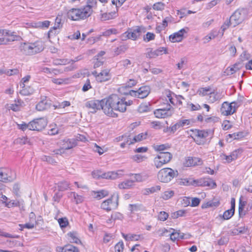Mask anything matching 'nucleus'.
<instances>
[{
  "mask_svg": "<svg viewBox=\"0 0 252 252\" xmlns=\"http://www.w3.org/2000/svg\"><path fill=\"white\" fill-rule=\"evenodd\" d=\"M196 183V186L209 187L214 188L216 184L214 180L210 178H201L194 181Z\"/></svg>",
  "mask_w": 252,
  "mask_h": 252,
  "instance_id": "6ab92c4d",
  "label": "nucleus"
},
{
  "mask_svg": "<svg viewBox=\"0 0 252 252\" xmlns=\"http://www.w3.org/2000/svg\"><path fill=\"white\" fill-rule=\"evenodd\" d=\"M168 216L169 215L166 212L161 211L158 215V220L160 221H165L167 219Z\"/></svg>",
  "mask_w": 252,
  "mask_h": 252,
  "instance_id": "052dcab7",
  "label": "nucleus"
},
{
  "mask_svg": "<svg viewBox=\"0 0 252 252\" xmlns=\"http://www.w3.org/2000/svg\"><path fill=\"white\" fill-rule=\"evenodd\" d=\"M69 183L65 181L58 183L59 189L61 191H64L69 188Z\"/></svg>",
  "mask_w": 252,
  "mask_h": 252,
  "instance_id": "a18cd8bd",
  "label": "nucleus"
},
{
  "mask_svg": "<svg viewBox=\"0 0 252 252\" xmlns=\"http://www.w3.org/2000/svg\"><path fill=\"white\" fill-rule=\"evenodd\" d=\"M20 48L21 51L25 54L32 55L43 51L44 45L41 41L37 40L34 42L22 43L20 45Z\"/></svg>",
  "mask_w": 252,
  "mask_h": 252,
  "instance_id": "7ed1b4c3",
  "label": "nucleus"
},
{
  "mask_svg": "<svg viewBox=\"0 0 252 252\" xmlns=\"http://www.w3.org/2000/svg\"><path fill=\"white\" fill-rule=\"evenodd\" d=\"M247 10L244 8L238 9L230 17V20L234 26L238 25L247 17Z\"/></svg>",
  "mask_w": 252,
  "mask_h": 252,
  "instance_id": "1a4fd4ad",
  "label": "nucleus"
},
{
  "mask_svg": "<svg viewBox=\"0 0 252 252\" xmlns=\"http://www.w3.org/2000/svg\"><path fill=\"white\" fill-rule=\"evenodd\" d=\"M62 148L64 150H69L75 147L76 143L73 139L63 140L60 142Z\"/></svg>",
  "mask_w": 252,
  "mask_h": 252,
  "instance_id": "393cba45",
  "label": "nucleus"
},
{
  "mask_svg": "<svg viewBox=\"0 0 252 252\" xmlns=\"http://www.w3.org/2000/svg\"><path fill=\"white\" fill-rule=\"evenodd\" d=\"M178 174L177 170H174L170 168H164L160 170L158 174V180L162 183L170 182Z\"/></svg>",
  "mask_w": 252,
  "mask_h": 252,
  "instance_id": "423d86ee",
  "label": "nucleus"
},
{
  "mask_svg": "<svg viewBox=\"0 0 252 252\" xmlns=\"http://www.w3.org/2000/svg\"><path fill=\"white\" fill-rule=\"evenodd\" d=\"M68 237V240L71 243H78L80 242L79 239L77 237V234L75 232H70L67 234Z\"/></svg>",
  "mask_w": 252,
  "mask_h": 252,
  "instance_id": "79ce46f5",
  "label": "nucleus"
},
{
  "mask_svg": "<svg viewBox=\"0 0 252 252\" xmlns=\"http://www.w3.org/2000/svg\"><path fill=\"white\" fill-rule=\"evenodd\" d=\"M220 32H217L215 30L211 31L207 35L202 38L204 44H206L210 42L212 39H214L219 35Z\"/></svg>",
  "mask_w": 252,
  "mask_h": 252,
  "instance_id": "cd10ccee",
  "label": "nucleus"
},
{
  "mask_svg": "<svg viewBox=\"0 0 252 252\" xmlns=\"http://www.w3.org/2000/svg\"><path fill=\"white\" fill-rule=\"evenodd\" d=\"M172 158V155L169 152H160L154 159V165L159 168L168 163Z\"/></svg>",
  "mask_w": 252,
  "mask_h": 252,
  "instance_id": "6e6552de",
  "label": "nucleus"
},
{
  "mask_svg": "<svg viewBox=\"0 0 252 252\" xmlns=\"http://www.w3.org/2000/svg\"><path fill=\"white\" fill-rule=\"evenodd\" d=\"M122 138L124 139L125 142L127 145H130L135 143L134 140H133V136H131V135L122 136Z\"/></svg>",
  "mask_w": 252,
  "mask_h": 252,
  "instance_id": "680f3d73",
  "label": "nucleus"
},
{
  "mask_svg": "<svg viewBox=\"0 0 252 252\" xmlns=\"http://www.w3.org/2000/svg\"><path fill=\"white\" fill-rule=\"evenodd\" d=\"M150 92V88L149 86H144L140 87L138 90H131L129 94L131 96L140 98H144L147 97Z\"/></svg>",
  "mask_w": 252,
  "mask_h": 252,
  "instance_id": "ddd939ff",
  "label": "nucleus"
},
{
  "mask_svg": "<svg viewBox=\"0 0 252 252\" xmlns=\"http://www.w3.org/2000/svg\"><path fill=\"white\" fill-rule=\"evenodd\" d=\"M119 32L118 30L115 28L110 29L109 30H106L103 33V35L104 36H109L111 34H116L118 33Z\"/></svg>",
  "mask_w": 252,
  "mask_h": 252,
  "instance_id": "0e129e2a",
  "label": "nucleus"
},
{
  "mask_svg": "<svg viewBox=\"0 0 252 252\" xmlns=\"http://www.w3.org/2000/svg\"><path fill=\"white\" fill-rule=\"evenodd\" d=\"M124 248V243L122 241H120L115 245V250L116 252H123Z\"/></svg>",
  "mask_w": 252,
  "mask_h": 252,
  "instance_id": "338daca9",
  "label": "nucleus"
},
{
  "mask_svg": "<svg viewBox=\"0 0 252 252\" xmlns=\"http://www.w3.org/2000/svg\"><path fill=\"white\" fill-rule=\"evenodd\" d=\"M117 16L116 12H111L109 13H103L100 15L101 21H107L113 19Z\"/></svg>",
  "mask_w": 252,
  "mask_h": 252,
  "instance_id": "2f4dec72",
  "label": "nucleus"
},
{
  "mask_svg": "<svg viewBox=\"0 0 252 252\" xmlns=\"http://www.w3.org/2000/svg\"><path fill=\"white\" fill-rule=\"evenodd\" d=\"M131 159H132L135 162L139 163L146 160L147 159V157L141 155H135L132 156L131 157Z\"/></svg>",
  "mask_w": 252,
  "mask_h": 252,
  "instance_id": "09e8293b",
  "label": "nucleus"
},
{
  "mask_svg": "<svg viewBox=\"0 0 252 252\" xmlns=\"http://www.w3.org/2000/svg\"><path fill=\"white\" fill-rule=\"evenodd\" d=\"M118 194L114 193L110 198L102 202L100 208L107 212L115 209L118 205Z\"/></svg>",
  "mask_w": 252,
  "mask_h": 252,
  "instance_id": "0eeeda50",
  "label": "nucleus"
},
{
  "mask_svg": "<svg viewBox=\"0 0 252 252\" xmlns=\"http://www.w3.org/2000/svg\"><path fill=\"white\" fill-rule=\"evenodd\" d=\"M147 135V132L140 133V134L133 137V140H134V142L135 143L140 142L142 140L146 139Z\"/></svg>",
  "mask_w": 252,
  "mask_h": 252,
  "instance_id": "49530a36",
  "label": "nucleus"
},
{
  "mask_svg": "<svg viewBox=\"0 0 252 252\" xmlns=\"http://www.w3.org/2000/svg\"><path fill=\"white\" fill-rule=\"evenodd\" d=\"M55 218L58 220V223L62 228L66 227L68 224V220L66 218H62L59 219H57L56 217Z\"/></svg>",
  "mask_w": 252,
  "mask_h": 252,
  "instance_id": "3c124183",
  "label": "nucleus"
},
{
  "mask_svg": "<svg viewBox=\"0 0 252 252\" xmlns=\"http://www.w3.org/2000/svg\"><path fill=\"white\" fill-rule=\"evenodd\" d=\"M24 201L23 200H11L9 201H3L5 206L10 208L15 207H23Z\"/></svg>",
  "mask_w": 252,
  "mask_h": 252,
  "instance_id": "bb28decb",
  "label": "nucleus"
},
{
  "mask_svg": "<svg viewBox=\"0 0 252 252\" xmlns=\"http://www.w3.org/2000/svg\"><path fill=\"white\" fill-rule=\"evenodd\" d=\"M195 135L199 138H205L208 136L209 132L207 131L204 130H196L194 133Z\"/></svg>",
  "mask_w": 252,
  "mask_h": 252,
  "instance_id": "c03bdc74",
  "label": "nucleus"
},
{
  "mask_svg": "<svg viewBox=\"0 0 252 252\" xmlns=\"http://www.w3.org/2000/svg\"><path fill=\"white\" fill-rule=\"evenodd\" d=\"M93 150L95 152H97L99 155H102L104 152L107 151V149H104V147H100L96 144H94L93 146Z\"/></svg>",
  "mask_w": 252,
  "mask_h": 252,
  "instance_id": "864d4df0",
  "label": "nucleus"
},
{
  "mask_svg": "<svg viewBox=\"0 0 252 252\" xmlns=\"http://www.w3.org/2000/svg\"><path fill=\"white\" fill-rule=\"evenodd\" d=\"M202 163V160L199 158L189 157L185 158L183 164L185 166L191 167L200 165Z\"/></svg>",
  "mask_w": 252,
  "mask_h": 252,
  "instance_id": "f3484780",
  "label": "nucleus"
},
{
  "mask_svg": "<svg viewBox=\"0 0 252 252\" xmlns=\"http://www.w3.org/2000/svg\"><path fill=\"white\" fill-rule=\"evenodd\" d=\"M186 33H187L186 30L182 29L178 32L170 35L169 40L172 42H180L183 39L184 34Z\"/></svg>",
  "mask_w": 252,
  "mask_h": 252,
  "instance_id": "b1692460",
  "label": "nucleus"
},
{
  "mask_svg": "<svg viewBox=\"0 0 252 252\" xmlns=\"http://www.w3.org/2000/svg\"><path fill=\"white\" fill-rule=\"evenodd\" d=\"M242 102L240 100L234 101L231 103L223 102L220 108V112L223 116H229L236 112L237 109L241 106Z\"/></svg>",
  "mask_w": 252,
  "mask_h": 252,
  "instance_id": "20e7f679",
  "label": "nucleus"
},
{
  "mask_svg": "<svg viewBox=\"0 0 252 252\" xmlns=\"http://www.w3.org/2000/svg\"><path fill=\"white\" fill-rule=\"evenodd\" d=\"M157 56L162 55V54H168L167 49L165 47H159V48L155 50Z\"/></svg>",
  "mask_w": 252,
  "mask_h": 252,
  "instance_id": "bf43d9fd",
  "label": "nucleus"
},
{
  "mask_svg": "<svg viewBox=\"0 0 252 252\" xmlns=\"http://www.w3.org/2000/svg\"><path fill=\"white\" fill-rule=\"evenodd\" d=\"M19 73V70L17 69H13L9 70H4L3 74H5L8 76H12L16 75Z\"/></svg>",
  "mask_w": 252,
  "mask_h": 252,
  "instance_id": "774afa93",
  "label": "nucleus"
},
{
  "mask_svg": "<svg viewBox=\"0 0 252 252\" xmlns=\"http://www.w3.org/2000/svg\"><path fill=\"white\" fill-rule=\"evenodd\" d=\"M49 104L46 99L41 100L36 105V109L37 110L41 111H44L49 107Z\"/></svg>",
  "mask_w": 252,
  "mask_h": 252,
  "instance_id": "e433bc0d",
  "label": "nucleus"
},
{
  "mask_svg": "<svg viewBox=\"0 0 252 252\" xmlns=\"http://www.w3.org/2000/svg\"><path fill=\"white\" fill-rule=\"evenodd\" d=\"M47 125V121L44 118L35 119L30 122L31 130L39 131L43 129Z\"/></svg>",
  "mask_w": 252,
  "mask_h": 252,
  "instance_id": "9d476101",
  "label": "nucleus"
},
{
  "mask_svg": "<svg viewBox=\"0 0 252 252\" xmlns=\"http://www.w3.org/2000/svg\"><path fill=\"white\" fill-rule=\"evenodd\" d=\"M62 24H61V19L60 18L57 17L55 20V23L54 26L48 32L49 37L53 32L54 31L60 29L62 28Z\"/></svg>",
  "mask_w": 252,
  "mask_h": 252,
  "instance_id": "4c0bfd02",
  "label": "nucleus"
},
{
  "mask_svg": "<svg viewBox=\"0 0 252 252\" xmlns=\"http://www.w3.org/2000/svg\"><path fill=\"white\" fill-rule=\"evenodd\" d=\"M240 65L239 64H235L231 66L228 67L224 73L226 75H231L236 72L237 71L239 70L240 67L239 66Z\"/></svg>",
  "mask_w": 252,
  "mask_h": 252,
  "instance_id": "72a5a7b5",
  "label": "nucleus"
},
{
  "mask_svg": "<svg viewBox=\"0 0 252 252\" xmlns=\"http://www.w3.org/2000/svg\"><path fill=\"white\" fill-rule=\"evenodd\" d=\"M59 252H79L77 248L71 245H66L63 247H58Z\"/></svg>",
  "mask_w": 252,
  "mask_h": 252,
  "instance_id": "7c9ffc66",
  "label": "nucleus"
},
{
  "mask_svg": "<svg viewBox=\"0 0 252 252\" xmlns=\"http://www.w3.org/2000/svg\"><path fill=\"white\" fill-rule=\"evenodd\" d=\"M246 204V202L243 200V197L241 196L239 202V213L240 216L245 215L244 208Z\"/></svg>",
  "mask_w": 252,
  "mask_h": 252,
  "instance_id": "37998d69",
  "label": "nucleus"
},
{
  "mask_svg": "<svg viewBox=\"0 0 252 252\" xmlns=\"http://www.w3.org/2000/svg\"><path fill=\"white\" fill-rule=\"evenodd\" d=\"M22 90L20 91V94L23 95H29L33 93V89L30 86H27L26 84H23V85L20 86Z\"/></svg>",
  "mask_w": 252,
  "mask_h": 252,
  "instance_id": "473e14b6",
  "label": "nucleus"
},
{
  "mask_svg": "<svg viewBox=\"0 0 252 252\" xmlns=\"http://www.w3.org/2000/svg\"><path fill=\"white\" fill-rule=\"evenodd\" d=\"M144 28L140 27H137L134 29H130L125 32L128 38L132 40H136L141 34Z\"/></svg>",
  "mask_w": 252,
  "mask_h": 252,
  "instance_id": "a211bd4d",
  "label": "nucleus"
},
{
  "mask_svg": "<svg viewBox=\"0 0 252 252\" xmlns=\"http://www.w3.org/2000/svg\"><path fill=\"white\" fill-rule=\"evenodd\" d=\"M131 178L130 180L132 181V184L134 185V183L136 182H141L143 179L142 175L140 174H131Z\"/></svg>",
  "mask_w": 252,
  "mask_h": 252,
  "instance_id": "5fc2aeb1",
  "label": "nucleus"
},
{
  "mask_svg": "<svg viewBox=\"0 0 252 252\" xmlns=\"http://www.w3.org/2000/svg\"><path fill=\"white\" fill-rule=\"evenodd\" d=\"M120 63H121L122 65L125 68H128L130 66H133L131 61L128 59L123 60Z\"/></svg>",
  "mask_w": 252,
  "mask_h": 252,
  "instance_id": "e2e57ef3",
  "label": "nucleus"
},
{
  "mask_svg": "<svg viewBox=\"0 0 252 252\" xmlns=\"http://www.w3.org/2000/svg\"><path fill=\"white\" fill-rule=\"evenodd\" d=\"M173 112V108L168 104L165 108L156 110L154 111V114L157 118H164L171 116Z\"/></svg>",
  "mask_w": 252,
  "mask_h": 252,
  "instance_id": "9b49d317",
  "label": "nucleus"
},
{
  "mask_svg": "<svg viewBox=\"0 0 252 252\" xmlns=\"http://www.w3.org/2000/svg\"><path fill=\"white\" fill-rule=\"evenodd\" d=\"M155 38V34L154 33L148 32L144 36L143 39L146 42H149L153 40Z\"/></svg>",
  "mask_w": 252,
  "mask_h": 252,
  "instance_id": "13d9d810",
  "label": "nucleus"
},
{
  "mask_svg": "<svg viewBox=\"0 0 252 252\" xmlns=\"http://www.w3.org/2000/svg\"><path fill=\"white\" fill-rule=\"evenodd\" d=\"M15 103L6 105V108L8 110H12L13 111L17 112L21 110L23 107L24 102L20 99L15 100Z\"/></svg>",
  "mask_w": 252,
  "mask_h": 252,
  "instance_id": "a878e982",
  "label": "nucleus"
},
{
  "mask_svg": "<svg viewBox=\"0 0 252 252\" xmlns=\"http://www.w3.org/2000/svg\"><path fill=\"white\" fill-rule=\"evenodd\" d=\"M153 9L157 10H162L164 9L165 4L161 2H158L153 5Z\"/></svg>",
  "mask_w": 252,
  "mask_h": 252,
  "instance_id": "69168bd1",
  "label": "nucleus"
},
{
  "mask_svg": "<svg viewBox=\"0 0 252 252\" xmlns=\"http://www.w3.org/2000/svg\"><path fill=\"white\" fill-rule=\"evenodd\" d=\"M230 203L231 208L225 211L222 216V218L224 220L230 219L234 215L235 207V200L234 198H231Z\"/></svg>",
  "mask_w": 252,
  "mask_h": 252,
  "instance_id": "4be33fe9",
  "label": "nucleus"
},
{
  "mask_svg": "<svg viewBox=\"0 0 252 252\" xmlns=\"http://www.w3.org/2000/svg\"><path fill=\"white\" fill-rule=\"evenodd\" d=\"M20 36L14 32L7 29H0V45H7L10 42L18 40Z\"/></svg>",
  "mask_w": 252,
  "mask_h": 252,
  "instance_id": "39448f33",
  "label": "nucleus"
},
{
  "mask_svg": "<svg viewBox=\"0 0 252 252\" xmlns=\"http://www.w3.org/2000/svg\"><path fill=\"white\" fill-rule=\"evenodd\" d=\"M212 88L210 87L200 88L197 93L201 96H205L210 94Z\"/></svg>",
  "mask_w": 252,
  "mask_h": 252,
  "instance_id": "a19ab883",
  "label": "nucleus"
},
{
  "mask_svg": "<svg viewBox=\"0 0 252 252\" xmlns=\"http://www.w3.org/2000/svg\"><path fill=\"white\" fill-rule=\"evenodd\" d=\"M133 186L132 181L130 180L124 181L118 184V188L121 189H129Z\"/></svg>",
  "mask_w": 252,
  "mask_h": 252,
  "instance_id": "f704fd0d",
  "label": "nucleus"
},
{
  "mask_svg": "<svg viewBox=\"0 0 252 252\" xmlns=\"http://www.w3.org/2000/svg\"><path fill=\"white\" fill-rule=\"evenodd\" d=\"M138 111L140 113H145L150 111V104L149 103H144L141 104L138 107Z\"/></svg>",
  "mask_w": 252,
  "mask_h": 252,
  "instance_id": "ea45409f",
  "label": "nucleus"
},
{
  "mask_svg": "<svg viewBox=\"0 0 252 252\" xmlns=\"http://www.w3.org/2000/svg\"><path fill=\"white\" fill-rule=\"evenodd\" d=\"M109 194V192L106 190H100L98 191H94L93 195L94 197L97 199H101Z\"/></svg>",
  "mask_w": 252,
  "mask_h": 252,
  "instance_id": "c9c22d12",
  "label": "nucleus"
},
{
  "mask_svg": "<svg viewBox=\"0 0 252 252\" xmlns=\"http://www.w3.org/2000/svg\"><path fill=\"white\" fill-rule=\"evenodd\" d=\"M124 175V170H120L117 172H108L104 173L103 177L106 179L114 180L122 177Z\"/></svg>",
  "mask_w": 252,
  "mask_h": 252,
  "instance_id": "5701e85b",
  "label": "nucleus"
},
{
  "mask_svg": "<svg viewBox=\"0 0 252 252\" xmlns=\"http://www.w3.org/2000/svg\"><path fill=\"white\" fill-rule=\"evenodd\" d=\"M186 214V211L183 210H180L171 214V217L173 219H177L180 217H183Z\"/></svg>",
  "mask_w": 252,
  "mask_h": 252,
  "instance_id": "6e6d98bb",
  "label": "nucleus"
},
{
  "mask_svg": "<svg viewBox=\"0 0 252 252\" xmlns=\"http://www.w3.org/2000/svg\"><path fill=\"white\" fill-rule=\"evenodd\" d=\"M15 178L14 172L8 169H0V181L2 182H11Z\"/></svg>",
  "mask_w": 252,
  "mask_h": 252,
  "instance_id": "2eb2a0df",
  "label": "nucleus"
},
{
  "mask_svg": "<svg viewBox=\"0 0 252 252\" xmlns=\"http://www.w3.org/2000/svg\"><path fill=\"white\" fill-rule=\"evenodd\" d=\"M232 24L231 21L230 19H227L223 24V25L221 26L220 30H221V36H222L223 35L224 32L227 29L230 25Z\"/></svg>",
  "mask_w": 252,
  "mask_h": 252,
  "instance_id": "8fccbe9b",
  "label": "nucleus"
},
{
  "mask_svg": "<svg viewBox=\"0 0 252 252\" xmlns=\"http://www.w3.org/2000/svg\"><path fill=\"white\" fill-rule=\"evenodd\" d=\"M163 97L165 98L166 101L168 102H170L171 104L175 105V100H176V104L182 105L183 104L182 100L184 99V97L181 95H175L173 93L170 91H166L165 95Z\"/></svg>",
  "mask_w": 252,
  "mask_h": 252,
  "instance_id": "f8f14e48",
  "label": "nucleus"
},
{
  "mask_svg": "<svg viewBox=\"0 0 252 252\" xmlns=\"http://www.w3.org/2000/svg\"><path fill=\"white\" fill-rule=\"evenodd\" d=\"M224 96V93L222 91L212 90L209 95L208 100L209 102L214 103L221 99Z\"/></svg>",
  "mask_w": 252,
  "mask_h": 252,
  "instance_id": "aec40b11",
  "label": "nucleus"
},
{
  "mask_svg": "<svg viewBox=\"0 0 252 252\" xmlns=\"http://www.w3.org/2000/svg\"><path fill=\"white\" fill-rule=\"evenodd\" d=\"M196 180L192 179H181L179 181V185L183 186H190L192 185L196 186V183L194 181H196Z\"/></svg>",
  "mask_w": 252,
  "mask_h": 252,
  "instance_id": "58836bf2",
  "label": "nucleus"
},
{
  "mask_svg": "<svg viewBox=\"0 0 252 252\" xmlns=\"http://www.w3.org/2000/svg\"><path fill=\"white\" fill-rule=\"evenodd\" d=\"M190 124V121L189 119L181 120L178 121L173 126L175 131L182 127L189 126Z\"/></svg>",
  "mask_w": 252,
  "mask_h": 252,
  "instance_id": "c756f323",
  "label": "nucleus"
},
{
  "mask_svg": "<svg viewBox=\"0 0 252 252\" xmlns=\"http://www.w3.org/2000/svg\"><path fill=\"white\" fill-rule=\"evenodd\" d=\"M93 12L92 6L87 4L79 8H71L67 12V17L73 21L84 20L90 17Z\"/></svg>",
  "mask_w": 252,
  "mask_h": 252,
  "instance_id": "f03ea898",
  "label": "nucleus"
},
{
  "mask_svg": "<svg viewBox=\"0 0 252 252\" xmlns=\"http://www.w3.org/2000/svg\"><path fill=\"white\" fill-rule=\"evenodd\" d=\"M68 197L71 199L72 202L75 203L76 204L81 203L84 201V197L75 192H69Z\"/></svg>",
  "mask_w": 252,
  "mask_h": 252,
  "instance_id": "c85d7f7f",
  "label": "nucleus"
},
{
  "mask_svg": "<svg viewBox=\"0 0 252 252\" xmlns=\"http://www.w3.org/2000/svg\"><path fill=\"white\" fill-rule=\"evenodd\" d=\"M174 195V191L172 190L168 189L167 190L165 191L162 196L161 197L164 200H168L171 198Z\"/></svg>",
  "mask_w": 252,
  "mask_h": 252,
  "instance_id": "de8ad7c7",
  "label": "nucleus"
},
{
  "mask_svg": "<svg viewBox=\"0 0 252 252\" xmlns=\"http://www.w3.org/2000/svg\"><path fill=\"white\" fill-rule=\"evenodd\" d=\"M92 74L95 77L96 80L100 83L109 80L111 77L110 70L107 69L102 70L99 73L94 71L93 72Z\"/></svg>",
  "mask_w": 252,
  "mask_h": 252,
  "instance_id": "4468645a",
  "label": "nucleus"
},
{
  "mask_svg": "<svg viewBox=\"0 0 252 252\" xmlns=\"http://www.w3.org/2000/svg\"><path fill=\"white\" fill-rule=\"evenodd\" d=\"M59 129L56 125H51L50 126V129L48 130V133L51 135H54L58 134Z\"/></svg>",
  "mask_w": 252,
  "mask_h": 252,
  "instance_id": "603ef678",
  "label": "nucleus"
},
{
  "mask_svg": "<svg viewBox=\"0 0 252 252\" xmlns=\"http://www.w3.org/2000/svg\"><path fill=\"white\" fill-rule=\"evenodd\" d=\"M50 22L49 21H44L43 22H36L37 29L38 28H48L50 26Z\"/></svg>",
  "mask_w": 252,
  "mask_h": 252,
  "instance_id": "4d7b16f0",
  "label": "nucleus"
},
{
  "mask_svg": "<svg viewBox=\"0 0 252 252\" xmlns=\"http://www.w3.org/2000/svg\"><path fill=\"white\" fill-rule=\"evenodd\" d=\"M101 103L104 113L109 117L116 118L118 115L115 111L125 112L126 107L132 104V101H126L125 98H121L116 94H112L101 99Z\"/></svg>",
  "mask_w": 252,
  "mask_h": 252,
  "instance_id": "f257e3e1",
  "label": "nucleus"
},
{
  "mask_svg": "<svg viewBox=\"0 0 252 252\" xmlns=\"http://www.w3.org/2000/svg\"><path fill=\"white\" fill-rule=\"evenodd\" d=\"M167 232L170 233V238L172 241L183 239V233H181L180 231L176 230L173 228H170L169 230L165 229L163 232L164 234Z\"/></svg>",
  "mask_w": 252,
  "mask_h": 252,
  "instance_id": "412c9836",
  "label": "nucleus"
},
{
  "mask_svg": "<svg viewBox=\"0 0 252 252\" xmlns=\"http://www.w3.org/2000/svg\"><path fill=\"white\" fill-rule=\"evenodd\" d=\"M85 106L90 110L92 113H95L98 110H102L101 100H91L86 102Z\"/></svg>",
  "mask_w": 252,
  "mask_h": 252,
  "instance_id": "dca6fc26",
  "label": "nucleus"
}]
</instances>
